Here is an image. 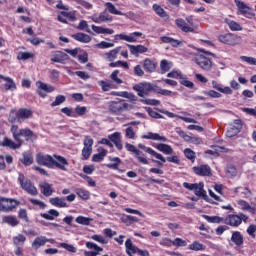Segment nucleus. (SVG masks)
<instances>
[{
    "label": "nucleus",
    "mask_w": 256,
    "mask_h": 256,
    "mask_svg": "<svg viewBox=\"0 0 256 256\" xmlns=\"http://www.w3.org/2000/svg\"><path fill=\"white\" fill-rule=\"evenodd\" d=\"M193 171L196 175H200L201 177H209V175H211V167L208 165L193 167Z\"/></svg>",
    "instance_id": "obj_15"
},
{
    "label": "nucleus",
    "mask_w": 256,
    "mask_h": 256,
    "mask_svg": "<svg viewBox=\"0 0 256 256\" xmlns=\"http://www.w3.org/2000/svg\"><path fill=\"white\" fill-rule=\"evenodd\" d=\"M189 249H191V251H203V249H205V246L199 242H193L189 245Z\"/></svg>",
    "instance_id": "obj_57"
},
{
    "label": "nucleus",
    "mask_w": 256,
    "mask_h": 256,
    "mask_svg": "<svg viewBox=\"0 0 256 256\" xmlns=\"http://www.w3.org/2000/svg\"><path fill=\"white\" fill-rule=\"evenodd\" d=\"M36 163H38V165L48 167L49 169H53V156L37 154Z\"/></svg>",
    "instance_id": "obj_10"
},
{
    "label": "nucleus",
    "mask_w": 256,
    "mask_h": 256,
    "mask_svg": "<svg viewBox=\"0 0 256 256\" xmlns=\"http://www.w3.org/2000/svg\"><path fill=\"white\" fill-rule=\"evenodd\" d=\"M143 68L147 73H155L157 69V64L153 62V60L146 58L143 62Z\"/></svg>",
    "instance_id": "obj_23"
},
{
    "label": "nucleus",
    "mask_w": 256,
    "mask_h": 256,
    "mask_svg": "<svg viewBox=\"0 0 256 256\" xmlns=\"http://www.w3.org/2000/svg\"><path fill=\"white\" fill-rule=\"evenodd\" d=\"M94 47L96 49H109L111 47H115V44L102 41V42H100L98 44H95Z\"/></svg>",
    "instance_id": "obj_55"
},
{
    "label": "nucleus",
    "mask_w": 256,
    "mask_h": 256,
    "mask_svg": "<svg viewBox=\"0 0 256 256\" xmlns=\"http://www.w3.org/2000/svg\"><path fill=\"white\" fill-rule=\"evenodd\" d=\"M241 61L248 63V65H256V58L249 57V56H241Z\"/></svg>",
    "instance_id": "obj_63"
},
{
    "label": "nucleus",
    "mask_w": 256,
    "mask_h": 256,
    "mask_svg": "<svg viewBox=\"0 0 256 256\" xmlns=\"http://www.w3.org/2000/svg\"><path fill=\"white\" fill-rule=\"evenodd\" d=\"M128 47L130 49V53L132 55H135V57H139V53H147V51H149V49L143 45H131L128 44Z\"/></svg>",
    "instance_id": "obj_20"
},
{
    "label": "nucleus",
    "mask_w": 256,
    "mask_h": 256,
    "mask_svg": "<svg viewBox=\"0 0 256 256\" xmlns=\"http://www.w3.org/2000/svg\"><path fill=\"white\" fill-rule=\"evenodd\" d=\"M220 43H224L225 45H239V43H241V37L235 35V34H224V35H220L218 37Z\"/></svg>",
    "instance_id": "obj_7"
},
{
    "label": "nucleus",
    "mask_w": 256,
    "mask_h": 256,
    "mask_svg": "<svg viewBox=\"0 0 256 256\" xmlns=\"http://www.w3.org/2000/svg\"><path fill=\"white\" fill-rule=\"evenodd\" d=\"M186 21L183 20V18H178L175 20V23L181 31L184 33H195V29H197V26H195L193 22V18L191 16L186 18ZM188 23V24H187Z\"/></svg>",
    "instance_id": "obj_2"
},
{
    "label": "nucleus",
    "mask_w": 256,
    "mask_h": 256,
    "mask_svg": "<svg viewBox=\"0 0 256 256\" xmlns=\"http://www.w3.org/2000/svg\"><path fill=\"white\" fill-rule=\"evenodd\" d=\"M53 239H47L45 236H38L32 242L33 249H39V247H44L46 243H53Z\"/></svg>",
    "instance_id": "obj_17"
},
{
    "label": "nucleus",
    "mask_w": 256,
    "mask_h": 256,
    "mask_svg": "<svg viewBox=\"0 0 256 256\" xmlns=\"http://www.w3.org/2000/svg\"><path fill=\"white\" fill-rule=\"evenodd\" d=\"M20 137H25L26 141L31 143H33V139H37L35 133L29 128L20 129Z\"/></svg>",
    "instance_id": "obj_22"
},
{
    "label": "nucleus",
    "mask_w": 256,
    "mask_h": 256,
    "mask_svg": "<svg viewBox=\"0 0 256 256\" xmlns=\"http://www.w3.org/2000/svg\"><path fill=\"white\" fill-rule=\"evenodd\" d=\"M86 247H87V249H95L96 252L85 251L84 252L85 256H97V255H99V253H101L103 251L102 247H99L97 244H95L93 242H86Z\"/></svg>",
    "instance_id": "obj_18"
},
{
    "label": "nucleus",
    "mask_w": 256,
    "mask_h": 256,
    "mask_svg": "<svg viewBox=\"0 0 256 256\" xmlns=\"http://www.w3.org/2000/svg\"><path fill=\"white\" fill-rule=\"evenodd\" d=\"M119 51H121V47L115 48L113 50H111L108 53L104 54V57L106 59V61H109L110 63L115 61V59H117V55H119Z\"/></svg>",
    "instance_id": "obj_36"
},
{
    "label": "nucleus",
    "mask_w": 256,
    "mask_h": 256,
    "mask_svg": "<svg viewBox=\"0 0 256 256\" xmlns=\"http://www.w3.org/2000/svg\"><path fill=\"white\" fill-rule=\"evenodd\" d=\"M105 157H107V150L103 147H99L98 153L92 156V161H94V163H100V161H103Z\"/></svg>",
    "instance_id": "obj_24"
},
{
    "label": "nucleus",
    "mask_w": 256,
    "mask_h": 256,
    "mask_svg": "<svg viewBox=\"0 0 256 256\" xmlns=\"http://www.w3.org/2000/svg\"><path fill=\"white\" fill-rule=\"evenodd\" d=\"M93 138L91 136H85L84 139V148L82 150V157H84L85 160L89 159L91 157V153H93Z\"/></svg>",
    "instance_id": "obj_9"
},
{
    "label": "nucleus",
    "mask_w": 256,
    "mask_h": 256,
    "mask_svg": "<svg viewBox=\"0 0 256 256\" xmlns=\"http://www.w3.org/2000/svg\"><path fill=\"white\" fill-rule=\"evenodd\" d=\"M92 30L94 31V33H98L99 35H113V33H115L113 29L103 28L101 26L95 25H92Z\"/></svg>",
    "instance_id": "obj_33"
},
{
    "label": "nucleus",
    "mask_w": 256,
    "mask_h": 256,
    "mask_svg": "<svg viewBox=\"0 0 256 256\" xmlns=\"http://www.w3.org/2000/svg\"><path fill=\"white\" fill-rule=\"evenodd\" d=\"M51 205H54V207H69L67 205L65 197H55L50 199Z\"/></svg>",
    "instance_id": "obj_34"
},
{
    "label": "nucleus",
    "mask_w": 256,
    "mask_h": 256,
    "mask_svg": "<svg viewBox=\"0 0 256 256\" xmlns=\"http://www.w3.org/2000/svg\"><path fill=\"white\" fill-rule=\"evenodd\" d=\"M235 5L238 7V11H240L242 15H247V13L251 11V7L247 6V4L241 0H235Z\"/></svg>",
    "instance_id": "obj_35"
},
{
    "label": "nucleus",
    "mask_w": 256,
    "mask_h": 256,
    "mask_svg": "<svg viewBox=\"0 0 256 256\" xmlns=\"http://www.w3.org/2000/svg\"><path fill=\"white\" fill-rule=\"evenodd\" d=\"M3 222L11 227H17V225H19V220H17V217L15 216H5Z\"/></svg>",
    "instance_id": "obj_42"
},
{
    "label": "nucleus",
    "mask_w": 256,
    "mask_h": 256,
    "mask_svg": "<svg viewBox=\"0 0 256 256\" xmlns=\"http://www.w3.org/2000/svg\"><path fill=\"white\" fill-rule=\"evenodd\" d=\"M145 110L147 111L148 115H150V117H152L153 119H164L163 115L155 112V110H153V108L151 107H146Z\"/></svg>",
    "instance_id": "obj_52"
},
{
    "label": "nucleus",
    "mask_w": 256,
    "mask_h": 256,
    "mask_svg": "<svg viewBox=\"0 0 256 256\" xmlns=\"http://www.w3.org/2000/svg\"><path fill=\"white\" fill-rule=\"evenodd\" d=\"M195 63H197L203 71H211L213 67V62L211 59L207 58L203 54H198L195 56Z\"/></svg>",
    "instance_id": "obj_6"
},
{
    "label": "nucleus",
    "mask_w": 256,
    "mask_h": 256,
    "mask_svg": "<svg viewBox=\"0 0 256 256\" xmlns=\"http://www.w3.org/2000/svg\"><path fill=\"white\" fill-rule=\"evenodd\" d=\"M226 176L230 179H233V177H237V168H235V166L233 165L227 166Z\"/></svg>",
    "instance_id": "obj_49"
},
{
    "label": "nucleus",
    "mask_w": 256,
    "mask_h": 256,
    "mask_svg": "<svg viewBox=\"0 0 256 256\" xmlns=\"http://www.w3.org/2000/svg\"><path fill=\"white\" fill-rule=\"evenodd\" d=\"M105 7L107 11H109L112 15H123V12L117 10V8H115V5H113V3L106 2Z\"/></svg>",
    "instance_id": "obj_46"
},
{
    "label": "nucleus",
    "mask_w": 256,
    "mask_h": 256,
    "mask_svg": "<svg viewBox=\"0 0 256 256\" xmlns=\"http://www.w3.org/2000/svg\"><path fill=\"white\" fill-rule=\"evenodd\" d=\"M239 133H240L239 128H234L233 126L226 131V137H229V138L235 137L236 135H239Z\"/></svg>",
    "instance_id": "obj_59"
},
{
    "label": "nucleus",
    "mask_w": 256,
    "mask_h": 256,
    "mask_svg": "<svg viewBox=\"0 0 256 256\" xmlns=\"http://www.w3.org/2000/svg\"><path fill=\"white\" fill-rule=\"evenodd\" d=\"M125 147H126L127 151L135 154V157L139 161V163H143V165H149V161L146 158L141 157V151H139L135 147V145L126 143Z\"/></svg>",
    "instance_id": "obj_12"
},
{
    "label": "nucleus",
    "mask_w": 256,
    "mask_h": 256,
    "mask_svg": "<svg viewBox=\"0 0 256 256\" xmlns=\"http://www.w3.org/2000/svg\"><path fill=\"white\" fill-rule=\"evenodd\" d=\"M231 241L237 247H241V245H243V243H244L243 234H241V232H239V231L233 232L232 237H231Z\"/></svg>",
    "instance_id": "obj_27"
},
{
    "label": "nucleus",
    "mask_w": 256,
    "mask_h": 256,
    "mask_svg": "<svg viewBox=\"0 0 256 256\" xmlns=\"http://www.w3.org/2000/svg\"><path fill=\"white\" fill-rule=\"evenodd\" d=\"M184 154H185V157H187V159H190V161H192V163L195 161V152L190 148H186L184 150Z\"/></svg>",
    "instance_id": "obj_60"
},
{
    "label": "nucleus",
    "mask_w": 256,
    "mask_h": 256,
    "mask_svg": "<svg viewBox=\"0 0 256 256\" xmlns=\"http://www.w3.org/2000/svg\"><path fill=\"white\" fill-rule=\"evenodd\" d=\"M156 149H158V151H161V153H164L165 155H173V148L168 144H158L156 146Z\"/></svg>",
    "instance_id": "obj_39"
},
{
    "label": "nucleus",
    "mask_w": 256,
    "mask_h": 256,
    "mask_svg": "<svg viewBox=\"0 0 256 256\" xmlns=\"http://www.w3.org/2000/svg\"><path fill=\"white\" fill-rule=\"evenodd\" d=\"M32 57L33 55L29 52H20L17 59H19V61H27V59H31Z\"/></svg>",
    "instance_id": "obj_58"
},
{
    "label": "nucleus",
    "mask_w": 256,
    "mask_h": 256,
    "mask_svg": "<svg viewBox=\"0 0 256 256\" xmlns=\"http://www.w3.org/2000/svg\"><path fill=\"white\" fill-rule=\"evenodd\" d=\"M40 188L45 197H51L53 195V188L51 187V184L42 182L40 183Z\"/></svg>",
    "instance_id": "obj_31"
},
{
    "label": "nucleus",
    "mask_w": 256,
    "mask_h": 256,
    "mask_svg": "<svg viewBox=\"0 0 256 256\" xmlns=\"http://www.w3.org/2000/svg\"><path fill=\"white\" fill-rule=\"evenodd\" d=\"M72 38L75 39V41H79L80 43H90L91 41V36L81 32L73 34Z\"/></svg>",
    "instance_id": "obj_30"
},
{
    "label": "nucleus",
    "mask_w": 256,
    "mask_h": 256,
    "mask_svg": "<svg viewBox=\"0 0 256 256\" xmlns=\"http://www.w3.org/2000/svg\"><path fill=\"white\" fill-rule=\"evenodd\" d=\"M40 215L43 217V219H47V221H53L55 217H59V211L51 209L48 211V213H41Z\"/></svg>",
    "instance_id": "obj_38"
},
{
    "label": "nucleus",
    "mask_w": 256,
    "mask_h": 256,
    "mask_svg": "<svg viewBox=\"0 0 256 256\" xmlns=\"http://www.w3.org/2000/svg\"><path fill=\"white\" fill-rule=\"evenodd\" d=\"M134 91H142L145 95H149V91H151V83H139L133 86Z\"/></svg>",
    "instance_id": "obj_25"
},
{
    "label": "nucleus",
    "mask_w": 256,
    "mask_h": 256,
    "mask_svg": "<svg viewBox=\"0 0 256 256\" xmlns=\"http://www.w3.org/2000/svg\"><path fill=\"white\" fill-rule=\"evenodd\" d=\"M91 20L94 23H111V21H113V17L107 14V12H102L99 14V16H92Z\"/></svg>",
    "instance_id": "obj_16"
},
{
    "label": "nucleus",
    "mask_w": 256,
    "mask_h": 256,
    "mask_svg": "<svg viewBox=\"0 0 256 256\" xmlns=\"http://www.w3.org/2000/svg\"><path fill=\"white\" fill-rule=\"evenodd\" d=\"M37 85V93L42 98L47 97V93H53L55 91V88L53 86L47 85L46 83H43L41 81L36 82Z\"/></svg>",
    "instance_id": "obj_11"
},
{
    "label": "nucleus",
    "mask_w": 256,
    "mask_h": 256,
    "mask_svg": "<svg viewBox=\"0 0 256 256\" xmlns=\"http://www.w3.org/2000/svg\"><path fill=\"white\" fill-rule=\"evenodd\" d=\"M194 193L197 197H207L205 190L203 189V183L196 184Z\"/></svg>",
    "instance_id": "obj_47"
},
{
    "label": "nucleus",
    "mask_w": 256,
    "mask_h": 256,
    "mask_svg": "<svg viewBox=\"0 0 256 256\" xmlns=\"http://www.w3.org/2000/svg\"><path fill=\"white\" fill-rule=\"evenodd\" d=\"M21 163L25 165L26 167H29V165H33V155L31 153H24L23 158L21 159Z\"/></svg>",
    "instance_id": "obj_43"
},
{
    "label": "nucleus",
    "mask_w": 256,
    "mask_h": 256,
    "mask_svg": "<svg viewBox=\"0 0 256 256\" xmlns=\"http://www.w3.org/2000/svg\"><path fill=\"white\" fill-rule=\"evenodd\" d=\"M152 7L156 15H159V17H167V12H165V10L161 6H159V4H154Z\"/></svg>",
    "instance_id": "obj_50"
},
{
    "label": "nucleus",
    "mask_w": 256,
    "mask_h": 256,
    "mask_svg": "<svg viewBox=\"0 0 256 256\" xmlns=\"http://www.w3.org/2000/svg\"><path fill=\"white\" fill-rule=\"evenodd\" d=\"M100 85L102 87V91H109L110 89H113V83L109 81H101Z\"/></svg>",
    "instance_id": "obj_62"
},
{
    "label": "nucleus",
    "mask_w": 256,
    "mask_h": 256,
    "mask_svg": "<svg viewBox=\"0 0 256 256\" xmlns=\"http://www.w3.org/2000/svg\"><path fill=\"white\" fill-rule=\"evenodd\" d=\"M4 81H6L4 86L6 91H15L17 89V85L10 77L4 76Z\"/></svg>",
    "instance_id": "obj_40"
},
{
    "label": "nucleus",
    "mask_w": 256,
    "mask_h": 256,
    "mask_svg": "<svg viewBox=\"0 0 256 256\" xmlns=\"http://www.w3.org/2000/svg\"><path fill=\"white\" fill-rule=\"evenodd\" d=\"M76 193L81 199H89V191L84 189H77Z\"/></svg>",
    "instance_id": "obj_64"
},
{
    "label": "nucleus",
    "mask_w": 256,
    "mask_h": 256,
    "mask_svg": "<svg viewBox=\"0 0 256 256\" xmlns=\"http://www.w3.org/2000/svg\"><path fill=\"white\" fill-rule=\"evenodd\" d=\"M91 221H93L91 218H87L85 216H78L76 218V223L79 225H90Z\"/></svg>",
    "instance_id": "obj_53"
},
{
    "label": "nucleus",
    "mask_w": 256,
    "mask_h": 256,
    "mask_svg": "<svg viewBox=\"0 0 256 256\" xmlns=\"http://www.w3.org/2000/svg\"><path fill=\"white\" fill-rule=\"evenodd\" d=\"M15 200L9 198L0 199V211H12L15 208Z\"/></svg>",
    "instance_id": "obj_14"
},
{
    "label": "nucleus",
    "mask_w": 256,
    "mask_h": 256,
    "mask_svg": "<svg viewBox=\"0 0 256 256\" xmlns=\"http://www.w3.org/2000/svg\"><path fill=\"white\" fill-rule=\"evenodd\" d=\"M137 37H143V33L141 32H134L131 33L130 35H125V34H117L115 36V39H120L121 41H127L128 43H136Z\"/></svg>",
    "instance_id": "obj_13"
},
{
    "label": "nucleus",
    "mask_w": 256,
    "mask_h": 256,
    "mask_svg": "<svg viewBox=\"0 0 256 256\" xmlns=\"http://www.w3.org/2000/svg\"><path fill=\"white\" fill-rule=\"evenodd\" d=\"M11 133L13 135V138L17 143H23V140L20 138L21 130H19V126L17 125H12L11 127Z\"/></svg>",
    "instance_id": "obj_41"
},
{
    "label": "nucleus",
    "mask_w": 256,
    "mask_h": 256,
    "mask_svg": "<svg viewBox=\"0 0 256 256\" xmlns=\"http://www.w3.org/2000/svg\"><path fill=\"white\" fill-rule=\"evenodd\" d=\"M171 67H173V63L167 61V60H162L160 62V69L162 73H167V71L171 70Z\"/></svg>",
    "instance_id": "obj_48"
},
{
    "label": "nucleus",
    "mask_w": 256,
    "mask_h": 256,
    "mask_svg": "<svg viewBox=\"0 0 256 256\" xmlns=\"http://www.w3.org/2000/svg\"><path fill=\"white\" fill-rule=\"evenodd\" d=\"M27 241V237L23 234H18L17 236L13 237V244L15 247H19V245H23Z\"/></svg>",
    "instance_id": "obj_44"
},
{
    "label": "nucleus",
    "mask_w": 256,
    "mask_h": 256,
    "mask_svg": "<svg viewBox=\"0 0 256 256\" xmlns=\"http://www.w3.org/2000/svg\"><path fill=\"white\" fill-rule=\"evenodd\" d=\"M138 147L139 149H143V151H145L149 155H153V157H156V159H159V161H162V163H165L166 161L165 157H163V155L157 153L155 150L151 149L150 147H146L143 144H139Z\"/></svg>",
    "instance_id": "obj_21"
},
{
    "label": "nucleus",
    "mask_w": 256,
    "mask_h": 256,
    "mask_svg": "<svg viewBox=\"0 0 256 256\" xmlns=\"http://www.w3.org/2000/svg\"><path fill=\"white\" fill-rule=\"evenodd\" d=\"M18 182L26 193H29V195H37V188L33 185V183H31V180L25 177V175L20 173L18 176Z\"/></svg>",
    "instance_id": "obj_5"
},
{
    "label": "nucleus",
    "mask_w": 256,
    "mask_h": 256,
    "mask_svg": "<svg viewBox=\"0 0 256 256\" xmlns=\"http://www.w3.org/2000/svg\"><path fill=\"white\" fill-rule=\"evenodd\" d=\"M129 109H133V106L123 100L112 101L109 105V111L115 113V115H121V113L129 111Z\"/></svg>",
    "instance_id": "obj_3"
},
{
    "label": "nucleus",
    "mask_w": 256,
    "mask_h": 256,
    "mask_svg": "<svg viewBox=\"0 0 256 256\" xmlns=\"http://www.w3.org/2000/svg\"><path fill=\"white\" fill-rule=\"evenodd\" d=\"M67 59H69V56L65 54V52L58 51L52 56L51 61L54 63H63V61H67Z\"/></svg>",
    "instance_id": "obj_28"
},
{
    "label": "nucleus",
    "mask_w": 256,
    "mask_h": 256,
    "mask_svg": "<svg viewBox=\"0 0 256 256\" xmlns=\"http://www.w3.org/2000/svg\"><path fill=\"white\" fill-rule=\"evenodd\" d=\"M2 147H9V149H19L23 143L21 142H18V143H15L13 142V140L5 137L1 143Z\"/></svg>",
    "instance_id": "obj_26"
},
{
    "label": "nucleus",
    "mask_w": 256,
    "mask_h": 256,
    "mask_svg": "<svg viewBox=\"0 0 256 256\" xmlns=\"http://www.w3.org/2000/svg\"><path fill=\"white\" fill-rule=\"evenodd\" d=\"M125 247H126V253L129 256L135 255V253H138L139 251V248L133 245V242L131 241V239L126 240Z\"/></svg>",
    "instance_id": "obj_29"
},
{
    "label": "nucleus",
    "mask_w": 256,
    "mask_h": 256,
    "mask_svg": "<svg viewBox=\"0 0 256 256\" xmlns=\"http://www.w3.org/2000/svg\"><path fill=\"white\" fill-rule=\"evenodd\" d=\"M160 41H162V43H169L172 47H179V45H183L182 41L173 39V38L168 37V36L160 37Z\"/></svg>",
    "instance_id": "obj_37"
},
{
    "label": "nucleus",
    "mask_w": 256,
    "mask_h": 256,
    "mask_svg": "<svg viewBox=\"0 0 256 256\" xmlns=\"http://www.w3.org/2000/svg\"><path fill=\"white\" fill-rule=\"evenodd\" d=\"M108 139L114 143L115 147L118 149V151H121L123 149V143L121 142V133L115 132L108 136Z\"/></svg>",
    "instance_id": "obj_19"
},
{
    "label": "nucleus",
    "mask_w": 256,
    "mask_h": 256,
    "mask_svg": "<svg viewBox=\"0 0 256 256\" xmlns=\"http://www.w3.org/2000/svg\"><path fill=\"white\" fill-rule=\"evenodd\" d=\"M249 219V216L239 213L238 215L230 214L224 219V223L226 225H230V227H239L241 223H247V220Z\"/></svg>",
    "instance_id": "obj_4"
},
{
    "label": "nucleus",
    "mask_w": 256,
    "mask_h": 256,
    "mask_svg": "<svg viewBox=\"0 0 256 256\" xmlns=\"http://www.w3.org/2000/svg\"><path fill=\"white\" fill-rule=\"evenodd\" d=\"M65 96L63 95H58L55 98V101L51 103V107H57V105H61V103H65Z\"/></svg>",
    "instance_id": "obj_61"
},
{
    "label": "nucleus",
    "mask_w": 256,
    "mask_h": 256,
    "mask_svg": "<svg viewBox=\"0 0 256 256\" xmlns=\"http://www.w3.org/2000/svg\"><path fill=\"white\" fill-rule=\"evenodd\" d=\"M33 117V110L30 108H20L16 112L15 110L10 111L8 121L10 123H21L22 121H27Z\"/></svg>",
    "instance_id": "obj_1"
},
{
    "label": "nucleus",
    "mask_w": 256,
    "mask_h": 256,
    "mask_svg": "<svg viewBox=\"0 0 256 256\" xmlns=\"http://www.w3.org/2000/svg\"><path fill=\"white\" fill-rule=\"evenodd\" d=\"M117 95L118 97H124L125 99H129L130 101H137V96L130 92H120Z\"/></svg>",
    "instance_id": "obj_54"
},
{
    "label": "nucleus",
    "mask_w": 256,
    "mask_h": 256,
    "mask_svg": "<svg viewBox=\"0 0 256 256\" xmlns=\"http://www.w3.org/2000/svg\"><path fill=\"white\" fill-rule=\"evenodd\" d=\"M140 102L144 103V105H152L154 107H157V105H161V101L155 99H142L140 100Z\"/></svg>",
    "instance_id": "obj_56"
},
{
    "label": "nucleus",
    "mask_w": 256,
    "mask_h": 256,
    "mask_svg": "<svg viewBox=\"0 0 256 256\" xmlns=\"http://www.w3.org/2000/svg\"><path fill=\"white\" fill-rule=\"evenodd\" d=\"M225 23H227L229 29H231V31H241L243 28L239 25V23L233 21V20H229L226 19Z\"/></svg>",
    "instance_id": "obj_45"
},
{
    "label": "nucleus",
    "mask_w": 256,
    "mask_h": 256,
    "mask_svg": "<svg viewBox=\"0 0 256 256\" xmlns=\"http://www.w3.org/2000/svg\"><path fill=\"white\" fill-rule=\"evenodd\" d=\"M54 167H57V169H60L61 171H67L69 162H67L65 157L54 155L52 158V169H54Z\"/></svg>",
    "instance_id": "obj_8"
},
{
    "label": "nucleus",
    "mask_w": 256,
    "mask_h": 256,
    "mask_svg": "<svg viewBox=\"0 0 256 256\" xmlns=\"http://www.w3.org/2000/svg\"><path fill=\"white\" fill-rule=\"evenodd\" d=\"M110 79L117 85H121V83H123V80L119 78V70L113 71L110 75Z\"/></svg>",
    "instance_id": "obj_51"
},
{
    "label": "nucleus",
    "mask_w": 256,
    "mask_h": 256,
    "mask_svg": "<svg viewBox=\"0 0 256 256\" xmlns=\"http://www.w3.org/2000/svg\"><path fill=\"white\" fill-rule=\"evenodd\" d=\"M142 139H151L152 141H162L164 143L167 141L166 137L153 132H148L146 135H143Z\"/></svg>",
    "instance_id": "obj_32"
}]
</instances>
